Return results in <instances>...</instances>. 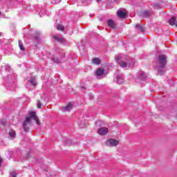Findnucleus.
<instances>
[{
  "mask_svg": "<svg viewBox=\"0 0 177 177\" xmlns=\"http://www.w3.org/2000/svg\"><path fill=\"white\" fill-rule=\"evenodd\" d=\"M116 62L123 68L125 67H133L135 66V61L131 57L122 55H118L116 56Z\"/></svg>",
  "mask_w": 177,
  "mask_h": 177,
  "instance_id": "nucleus-1",
  "label": "nucleus"
},
{
  "mask_svg": "<svg viewBox=\"0 0 177 177\" xmlns=\"http://www.w3.org/2000/svg\"><path fill=\"white\" fill-rule=\"evenodd\" d=\"M165 64H167V57L164 55H160L157 62V66L159 67L158 69L159 75H164V70H161V68H164Z\"/></svg>",
  "mask_w": 177,
  "mask_h": 177,
  "instance_id": "nucleus-2",
  "label": "nucleus"
},
{
  "mask_svg": "<svg viewBox=\"0 0 177 177\" xmlns=\"http://www.w3.org/2000/svg\"><path fill=\"white\" fill-rule=\"evenodd\" d=\"M30 117L26 118V120L24 122L23 124V128L25 131V132H28V124H30V122H31V118H33V120H35V118H37V114L35 113V112H30L29 113Z\"/></svg>",
  "mask_w": 177,
  "mask_h": 177,
  "instance_id": "nucleus-3",
  "label": "nucleus"
},
{
  "mask_svg": "<svg viewBox=\"0 0 177 177\" xmlns=\"http://www.w3.org/2000/svg\"><path fill=\"white\" fill-rule=\"evenodd\" d=\"M127 15H128V12L125 8H120L117 12V16L120 19H125L127 17Z\"/></svg>",
  "mask_w": 177,
  "mask_h": 177,
  "instance_id": "nucleus-4",
  "label": "nucleus"
},
{
  "mask_svg": "<svg viewBox=\"0 0 177 177\" xmlns=\"http://www.w3.org/2000/svg\"><path fill=\"white\" fill-rule=\"evenodd\" d=\"M106 145L108 146H111V147H114L115 146H118V145H120V142L117 140L109 139L107 140Z\"/></svg>",
  "mask_w": 177,
  "mask_h": 177,
  "instance_id": "nucleus-5",
  "label": "nucleus"
},
{
  "mask_svg": "<svg viewBox=\"0 0 177 177\" xmlns=\"http://www.w3.org/2000/svg\"><path fill=\"white\" fill-rule=\"evenodd\" d=\"M53 38H54V39H55V41H57V42H59L60 44H64V42H66V39H64L63 37H62L61 35H54Z\"/></svg>",
  "mask_w": 177,
  "mask_h": 177,
  "instance_id": "nucleus-6",
  "label": "nucleus"
},
{
  "mask_svg": "<svg viewBox=\"0 0 177 177\" xmlns=\"http://www.w3.org/2000/svg\"><path fill=\"white\" fill-rule=\"evenodd\" d=\"M98 133L101 136H104L109 133V129L107 127H101L98 129Z\"/></svg>",
  "mask_w": 177,
  "mask_h": 177,
  "instance_id": "nucleus-7",
  "label": "nucleus"
},
{
  "mask_svg": "<svg viewBox=\"0 0 177 177\" xmlns=\"http://www.w3.org/2000/svg\"><path fill=\"white\" fill-rule=\"evenodd\" d=\"M138 77L139 80H146V78H147V75L143 71H140L138 73Z\"/></svg>",
  "mask_w": 177,
  "mask_h": 177,
  "instance_id": "nucleus-8",
  "label": "nucleus"
},
{
  "mask_svg": "<svg viewBox=\"0 0 177 177\" xmlns=\"http://www.w3.org/2000/svg\"><path fill=\"white\" fill-rule=\"evenodd\" d=\"M29 84H31L32 86H35L37 85V79L35 78V76H31L30 80H28Z\"/></svg>",
  "mask_w": 177,
  "mask_h": 177,
  "instance_id": "nucleus-9",
  "label": "nucleus"
},
{
  "mask_svg": "<svg viewBox=\"0 0 177 177\" xmlns=\"http://www.w3.org/2000/svg\"><path fill=\"white\" fill-rule=\"evenodd\" d=\"M117 78V82L119 84V85H121V84H124V77L122 74L118 75L116 76Z\"/></svg>",
  "mask_w": 177,
  "mask_h": 177,
  "instance_id": "nucleus-10",
  "label": "nucleus"
},
{
  "mask_svg": "<svg viewBox=\"0 0 177 177\" xmlns=\"http://www.w3.org/2000/svg\"><path fill=\"white\" fill-rule=\"evenodd\" d=\"M107 24L111 28H115V23L112 19H108Z\"/></svg>",
  "mask_w": 177,
  "mask_h": 177,
  "instance_id": "nucleus-11",
  "label": "nucleus"
},
{
  "mask_svg": "<svg viewBox=\"0 0 177 177\" xmlns=\"http://www.w3.org/2000/svg\"><path fill=\"white\" fill-rule=\"evenodd\" d=\"M73 109V104L69 103L66 106L62 108V111H70Z\"/></svg>",
  "mask_w": 177,
  "mask_h": 177,
  "instance_id": "nucleus-12",
  "label": "nucleus"
},
{
  "mask_svg": "<svg viewBox=\"0 0 177 177\" xmlns=\"http://www.w3.org/2000/svg\"><path fill=\"white\" fill-rule=\"evenodd\" d=\"M8 135L11 139H15V138H16V131L13 129H10L8 132Z\"/></svg>",
  "mask_w": 177,
  "mask_h": 177,
  "instance_id": "nucleus-13",
  "label": "nucleus"
},
{
  "mask_svg": "<svg viewBox=\"0 0 177 177\" xmlns=\"http://www.w3.org/2000/svg\"><path fill=\"white\" fill-rule=\"evenodd\" d=\"M95 74L98 77H100L101 75H103V74H104V69H103V68H98L96 71Z\"/></svg>",
  "mask_w": 177,
  "mask_h": 177,
  "instance_id": "nucleus-14",
  "label": "nucleus"
},
{
  "mask_svg": "<svg viewBox=\"0 0 177 177\" xmlns=\"http://www.w3.org/2000/svg\"><path fill=\"white\" fill-rule=\"evenodd\" d=\"M168 23L170 24V26H175L176 24V19L175 17H172L170 19H169Z\"/></svg>",
  "mask_w": 177,
  "mask_h": 177,
  "instance_id": "nucleus-15",
  "label": "nucleus"
},
{
  "mask_svg": "<svg viewBox=\"0 0 177 177\" xmlns=\"http://www.w3.org/2000/svg\"><path fill=\"white\" fill-rule=\"evenodd\" d=\"M34 40L37 44H39L41 38H39V32H36V35L34 36Z\"/></svg>",
  "mask_w": 177,
  "mask_h": 177,
  "instance_id": "nucleus-16",
  "label": "nucleus"
},
{
  "mask_svg": "<svg viewBox=\"0 0 177 177\" xmlns=\"http://www.w3.org/2000/svg\"><path fill=\"white\" fill-rule=\"evenodd\" d=\"M136 28H138L140 32H143V31H145V28H143V27H142V26H140L139 24L136 25Z\"/></svg>",
  "mask_w": 177,
  "mask_h": 177,
  "instance_id": "nucleus-17",
  "label": "nucleus"
},
{
  "mask_svg": "<svg viewBox=\"0 0 177 177\" xmlns=\"http://www.w3.org/2000/svg\"><path fill=\"white\" fill-rule=\"evenodd\" d=\"M92 62L93 64H100V59L97 57L93 58Z\"/></svg>",
  "mask_w": 177,
  "mask_h": 177,
  "instance_id": "nucleus-18",
  "label": "nucleus"
},
{
  "mask_svg": "<svg viewBox=\"0 0 177 177\" xmlns=\"http://www.w3.org/2000/svg\"><path fill=\"white\" fill-rule=\"evenodd\" d=\"M148 16H150V11H145L142 12V17H148Z\"/></svg>",
  "mask_w": 177,
  "mask_h": 177,
  "instance_id": "nucleus-19",
  "label": "nucleus"
},
{
  "mask_svg": "<svg viewBox=\"0 0 177 177\" xmlns=\"http://www.w3.org/2000/svg\"><path fill=\"white\" fill-rule=\"evenodd\" d=\"M57 30L59 31H63V30H64V26L63 25L59 24L57 26Z\"/></svg>",
  "mask_w": 177,
  "mask_h": 177,
  "instance_id": "nucleus-20",
  "label": "nucleus"
},
{
  "mask_svg": "<svg viewBox=\"0 0 177 177\" xmlns=\"http://www.w3.org/2000/svg\"><path fill=\"white\" fill-rule=\"evenodd\" d=\"M62 2V0H51V3L53 5H57V3H60Z\"/></svg>",
  "mask_w": 177,
  "mask_h": 177,
  "instance_id": "nucleus-21",
  "label": "nucleus"
},
{
  "mask_svg": "<svg viewBox=\"0 0 177 177\" xmlns=\"http://www.w3.org/2000/svg\"><path fill=\"white\" fill-rule=\"evenodd\" d=\"M51 60H53V62H54V63H56L57 64L60 63V59L56 57L51 58Z\"/></svg>",
  "mask_w": 177,
  "mask_h": 177,
  "instance_id": "nucleus-22",
  "label": "nucleus"
},
{
  "mask_svg": "<svg viewBox=\"0 0 177 177\" xmlns=\"http://www.w3.org/2000/svg\"><path fill=\"white\" fill-rule=\"evenodd\" d=\"M19 46L21 50H24V46H23V43L20 40L19 41Z\"/></svg>",
  "mask_w": 177,
  "mask_h": 177,
  "instance_id": "nucleus-23",
  "label": "nucleus"
},
{
  "mask_svg": "<svg viewBox=\"0 0 177 177\" xmlns=\"http://www.w3.org/2000/svg\"><path fill=\"white\" fill-rule=\"evenodd\" d=\"M34 120L35 121L37 125H41V123L39 122V119H38V117L35 118Z\"/></svg>",
  "mask_w": 177,
  "mask_h": 177,
  "instance_id": "nucleus-24",
  "label": "nucleus"
},
{
  "mask_svg": "<svg viewBox=\"0 0 177 177\" xmlns=\"http://www.w3.org/2000/svg\"><path fill=\"white\" fill-rule=\"evenodd\" d=\"M37 108L38 109H41V106H42V104L41 103V101H37Z\"/></svg>",
  "mask_w": 177,
  "mask_h": 177,
  "instance_id": "nucleus-25",
  "label": "nucleus"
},
{
  "mask_svg": "<svg viewBox=\"0 0 177 177\" xmlns=\"http://www.w3.org/2000/svg\"><path fill=\"white\" fill-rule=\"evenodd\" d=\"M66 145H73V141L71 139L67 140Z\"/></svg>",
  "mask_w": 177,
  "mask_h": 177,
  "instance_id": "nucleus-26",
  "label": "nucleus"
},
{
  "mask_svg": "<svg viewBox=\"0 0 177 177\" xmlns=\"http://www.w3.org/2000/svg\"><path fill=\"white\" fill-rule=\"evenodd\" d=\"M1 124L2 125H5V124H6V120L2 119V120H1Z\"/></svg>",
  "mask_w": 177,
  "mask_h": 177,
  "instance_id": "nucleus-27",
  "label": "nucleus"
},
{
  "mask_svg": "<svg viewBox=\"0 0 177 177\" xmlns=\"http://www.w3.org/2000/svg\"><path fill=\"white\" fill-rule=\"evenodd\" d=\"M11 176L12 177H16V173L15 172H11Z\"/></svg>",
  "mask_w": 177,
  "mask_h": 177,
  "instance_id": "nucleus-28",
  "label": "nucleus"
},
{
  "mask_svg": "<svg viewBox=\"0 0 177 177\" xmlns=\"http://www.w3.org/2000/svg\"><path fill=\"white\" fill-rule=\"evenodd\" d=\"M100 123V120H97V121L95 122L96 125H99Z\"/></svg>",
  "mask_w": 177,
  "mask_h": 177,
  "instance_id": "nucleus-29",
  "label": "nucleus"
},
{
  "mask_svg": "<svg viewBox=\"0 0 177 177\" xmlns=\"http://www.w3.org/2000/svg\"><path fill=\"white\" fill-rule=\"evenodd\" d=\"M1 164H2V158H0V167H1Z\"/></svg>",
  "mask_w": 177,
  "mask_h": 177,
  "instance_id": "nucleus-30",
  "label": "nucleus"
},
{
  "mask_svg": "<svg viewBox=\"0 0 177 177\" xmlns=\"http://www.w3.org/2000/svg\"><path fill=\"white\" fill-rule=\"evenodd\" d=\"M176 27H177V21H176V24H175Z\"/></svg>",
  "mask_w": 177,
  "mask_h": 177,
  "instance_id": "nucleus-31",
  "label": "nucleus"
},
{
  "mask_svg": "<svg viewBox=\"0 0 177 177\" xmlns=\"http://www.w3.org/2000/svg\"><path fill=\"white\" fill-rule=\"evenodd\" d=\"M99 1H102V0H97V2H99Z\"/></svg>",
  "mask_w": 177,
  "mask_h": 177,
  "instance_id": "nucleus-32",
  "label": "nucleus"
},
{
  "mask_svg": "<svg viewBox=\"0 0 177 177\" xmlns=\"http://www.w3.org/2000/svg\"><path fill=\"white\" fill-rule=\"evenodd\" d=\"M1 35H2V33L0 32V37H1Z\"/></svg>",
  "mask_w": 177,
  "mask_h": 177,
  "instance_id": "nucleus-33",
  "label": "nucleus"
}]
</instances>
